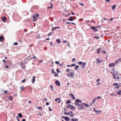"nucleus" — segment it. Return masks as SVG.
<instances>
[{"instance_id":"39","label":"nucleus","mask_w":121,"mask_h":121,"mask_svg":"<svg viewBox=\"0 0 121 121\" xmlns=\"http://www.w3.org/2000/svg\"><path fill=\"white\" fill-rule=\"evenodd\" d=\"M13 44L16 45H17L18 44V43L17 42L14 43Z\"/></svg>"},{"instance_id":"15","label":"nucleus","mask_w":121,"mask_h":121,"mask_svg":"<svg viewBox=\"0 0 121 121\" xmlns=\"http://www.w3.org/2000/svg\"><path fill=\"white\" fill-rule=\"evenodd\" d=\"M101 49L100 48H99L98 49L97 52V54H99L101 52Z\"/></svg>"},{"instance_id":"61","label":"nucleus","mask_w":121,"mask_h":121,"mask_svg":"<svg viewBox=\"0 0 121 121\" xmlns=\"http://www.w3.org/2000/svg\"><path fill=\"white\" fill-rule=\"evenodd\" d=\"M79 4L81 5L82 6H83L84 5V4L81 3H80Z\"/></svg>"},{"instance_id":"27","label":"nucleus","mask_w":121,"mask_h":121,"mask_svg":"<svg viewBox=\"0 0 121 121\" xmlns=\"http://www.w3.org/2000/svg\"><path fill=\"white\" fill-rule=\"evenodd\" d=\"M18 115L19 116V117H22V115L21 113H18Z\"/></svg>"},{"instance_id":"37","label":"nucleus","mask_w":121,"mask_h":121,"mask_svg":"<svg viewBox=\"0 0 121 121\" xmlns=\"http://www.w3.org/2000/svg\"><path fill=\"white\" fill-rule=\"evenodd\" d=\"M75 64H72L71 65V67H73V66H75Z\"/></svg>"},{"instance_id":"19","label":"nucleus","mask_w":121,"mask_h":121,"mask_svg":"<svg viewBox=\"0 0 121 121\" xmlns=\"http://www.w3.org/2000/svg\"><path fill=\"white\" fill-rule=\"evenodd\" d=\"M116 92H117L118 94L119 95H120L121 93V91L119 90L118 91H116Z\"/></svg>"},{"instance_id":"62","label":"nucleus","mask_w":121,"mask_h":121,"mask_svg":"<svg viewBox=\"0 0 121 121\" xmlns=\"http://www.w3.org/2000/svg\"><path fill=\"white\" fill-rule=\"evenodd\" d=\"M110 0H106V1L107 2H109Z\"/></svg>"},{"instance_id":"50","label":"nucleus","mask_w":121,"mask_h":121,"mask_svg":"<svg viewBox=\"0 0 121 121\" xmlns=\"http://www.w3.org/2000/svg\"><path fill=\"white\" fill-rule=\"evenodd\" d=\"M25 79H24L23 80H22L21 81V82H25Z\"/></svg>"},{"instance_id":"5","label":"nucleus","mask_w":121,"mask_h":121,"mask_svg":"<svg viewBox=\"0 0 121 121\" xmlns=\"http://www.w3.org/2000/svg\"><path fill=\"white\" fill-rule=\"evenodd\" d=\"M67 75L68 77L72 78L74 77V73L73 72H71L70 73L67 74Z\"/></svg>"},{"instance_id":"21","label":"nucleus","mask_w":121,"mask_h":121,"mask_svg":"<svg viewBox=\"0 0 121 121\" xmlns=\"http://www.w3.org/2000/svg\"><path fill=\"white\" fill-rule=\"evenodd\" d=\"M56 42L58 44H59L61 43V41L60 39H57L56 40Z\"/></svg>"},{"instance_id":"47","label":"nucleus","mask_w":121,"mask_h":121,"mask_svg":"<svg viewBox=\"0 0 121 121\" xmlns=\"http://www.w3.org/2000/svg\"><path fill=\"white\" fill-rule=\"evenodd\" d=\"M20 88H21V90H22L23 89H24V88H23V86H21L20 87Z\"/></svg>"},{"instance_id":"28","label":"nucleus","mask_w":121,"mask_h":121,"mask_svg":"<svg viewBox=\"0 0 121 121\" xmlns=\"http://www.w3.org/2000/svg\"><path fill=\"white\" fill-rule=\"evenodd\" d=\"M55 73V77H57V76H58V74L56 73L55 72H54V71H53V73Z\"/></svg>"},{"instance_id":"4","label":"nucleus","mask_w":121,"mask_h":121,"mask_svg":"<svg viewBox=\"0 0 121 121\" xmlns=\"http://www.w3.org/2000/svg\"><path fill=\"white\" fill-rule=\"evenodd\" d=\"M68 108H69L72 110H73L75 109L74 107L71 105L70 104H69L67 106Z\"/></svg>"},{"instance_id":"8","label":"nucleus","mask_w":121,"mask_h":121,"mask_svg":"<svg viewBox=\"0 0 121 121\" xmlns=\"http://www.w3.org/2000/svg\"><path fill=\"white\" fill-rule=\"evenodd\" d=\"M83 104L84 105L85 107H88L90 106H91V105L92 104L91 103L90 105H89L88 104H86L85 103H83Z\"/></svg>"},{"instance_id":"25","label":"nucleus","mask_w":121,"mask_h":121,"mask_svg":"<svg viewBox=\"0 0 121 121\" xmlns=\"http://www.w3.org/2000/svg\"><path fill=\"white\" fill-rule=\"evenodd\" d=\"M8 99L9 100L12 101L13 100V97L12 96H10L9 97Z\"/></svg>"},{"instance_id":"44","label":"nucleus","mask_w":121,"mask_h":121,"mask_svg":"<svg viewBox=\"0 0 121 121\" xmlns=\"http://www.w3.org/2000/svg\"><path fill=\"white\" fill-rule=\"evenodd\" d=\"M119 87V86L118 85V86H117L116 87H115V88H117V89H118Z\"/></svg>"},{"instance_id":"22","label":"nucleus","mask_w":121,"mask_h":121,"mask_svg":"<svg viewBox=\"0 0 121 121\" xmlns=\"http://www.w3.org/2000/svg\"><path fill=\"white\" fill-rule=\"evenodd\" d=\"M116 7V6L115 5H113V6H111L112 9L113 10L115 9V7Z\"/></svg>"},{"instance_id":"1","label":"nucleus","mask_w":121,"mask_h":121,"mask_svg":"<svg viewBox=\"0 0 121 121\" xmlns=\"http://www.w3.org/2000/svg\"><path fill=\"white\" fill-rule=\"evenodd\" d=\"M82 101L80 99H77L75 103V104L77 106L79 107V108L81 109L84 108V105L83 104H81Z\"/></svg>"},{"instance_id":"6","label":"nucleus","mask_w":121,"mask_h":121,"mask_svg":"<svg viewBox=\"0 0 121 121\" xmlns=\"http://www.w3.org/2000/svg\"><path fill=\"white\" fill-rule=\"evenodd\" d=\"M55 83L57 86H60V83L59 81L56 80L55 81Z\"/></svg>"},{"instance_id":"11","label":"nucleus","mask_w":121,"mask_h":121,"mask_svg":"<svg viewBox=\"0 0 121 121\" xmlns=\"http://www.w3.org/2000/svg\"><path fill=\"white\" fill-rule=\"evenodd\" d=\"M55 101L57 102V103H59L61 101V100L60 98H57L55 99Z\"/></svg>"},{"instance_id":"26","label":"nucleus","mask_w":121,"mask_h":121,"mask_svg":"<svg viewBox=\"0 0 121 121\" xmlns=\"http://www.w3.org/2000/svg\"><path fill=\"white\" fill-rule=\"evenodd\" d=\"M97 99V97H96L95 99H94L92 101L93 102V103H95V102L96 101V100Z\"/></svg>"},{"instance_id":"41","label":"nucleus","mask_w":121,"mask_h":121,"mask_svg":"<svg viewBox=\"0 0 121 121\" xmlns=\"http://www.w3.org/2000/svg\"><path fill=\"white\" fill-rule=\"evenodd\" d=\"M69 95L71 97H72L73 96V94H70Z\"/></svg>"},{"instance_id":"46","label":"nucleus","mask_w":121,"mask_h":121,"mask_svg":"<svg viewBox=\"0 0 121 121\" xmlns=\"http://www.w3.org/2000/svg\"><path fill=\"white\" fill-rule=\"evenodd\" d=\"M114 95V94L112 93H111V94H110V95L112 96H113Z\"/></svg>"},{"instance_id":"16","label":"nucleus","mask_w":121,"mask_h":121,"mask_svg":"<svg viewBox=\"0 0 121 121\" xmlns=\"http://www.w3.org/2000/svg\"><path fill=\"white\" fill-rule=\"evenodd\" d=\"M64 119L66 121H69V117H64Z\"/></svg>"},{"instance_id":"9","label":"nucleus","mask_w":121,"mask_h":121,"mask_svg":"<svg viewBox=\"0 0 121 121\" xmlns=\"http://www.w3.org/2000/svg\"><path fill=\"white\" fill-rule=\"evenodd\" d=\"M116 64H117L119 62H121V58H119L117 59L115 61Z\"/></svg>"},{"instance_id":"53","label":"nucleus","mask_w":121,"mask_h":121,"mask_svg":"<svg viewBox=\"0 0 121 121\" xmlns=\"http://www.w3.org/2000/svg\"><path fill=\"white\" fill-rule=\"evenodd\" d=\"M96 84L97 85H100L101 84V83H97Z\"/></svg>"},{"instance_id":"29","label":"nucleus","mask_w":121,"mask_h":121,"mask_svg":"<svg viewBox=\"0 0 121 121\" xmlns=\"http://www.w3.org/2000/svg\"><path fill=\"white\" fill-rule=\"evenodd\" d=\"M51 6H50V7H48V8H51V9H52V3H51Z\"/></svg>"},{"instance_id":"7","label":"nucleus","mask_w":121,"mask_h":121,"mask_svg":"<svg viewBox=\"0 0 121 121\" xmlns=\"http://www.w3.org/2000/svg\"><path fill=\"white\" fill-rule=\"evenodd\" d=\"M116 63L115 62L113 63H110L109 65V67H112L113 66H115Z\"/></svg>"},{"instance_id":"36","label":"nucleus","mask_w":121,"mask_h":121,"mask_svg":"<svg viewBox=\"0 0 121 121\" xmlns=\"http://www.w3.org/2000/svg\"><path fill=\"white\" fill-rule=\"evenodd\" d=\"M102 53L104 54H105L106 53V52L104 50H103L102 51Z\"/></svg>"},{"instance_id":"31","label":"nucleus","mask_w":121,"mask_h":121,"mask_svg":"<svg viewBox=\"0 0 121 121\" xmlns=\"http://www.w3.org/2000/svg\"><path fill=\"white\" fill-rule=\"evenodd\" d=\"M94 111H95V112H100V111H99L97 110H95V108H94Z\"/></svg>"},{"instance_id":"10","label":"nucleus","mask_w":121,"mask_h":121,"mask_svg":"<svg viewBox=\"0 0 121 121\" xmlns=\"http://www.w3.org/2000/svg\"><path fill=\"white\" fill-rule=\"evenodd\" d=\"M20 65L21 66L22 68V69H24L26 68V66L23 63H20Z\"/></svg>"},{"instance_id":"40","label":"nucleus","mask_w":121,"mask_h":121,"mask_svg":"<svg viewBox=\"0 0 121 121\" xmlns=\"http://www.w3.org/2000/svg\"><path fill=\"white\" fill-rule=\"evenodd\" d=\"M74 116V114L73 113L70 115V117H72Z\"/></svg>"},{"instance_id":"20","label":"nucleus","mask_w":121,"mask_h":121,"mask_svg":"<svg viewBox=\"0 0 121 121\" xmlns=\"http://www.w3.org/2000/svg\"><path fill=\"white\" fill-rule=\"evenodd\" d=\"M4 37L3 36H1L0 37V41H2L3 40Z\"/></svg>"},{"instance_id":"64","label":"nucleus","mask_w":121,"mask_h":121,"mask_svg":"<svg viewBox=\"0 0 121 121\" xmlns=\"http://www.w3.org/2000/svg\"><path fill=\"white\" fill-rule=\"evenodd\" d=\"M5 67H6V68H9V66H7V65H6L5 66Z\"/></svg>"},{"instance_id":"52","label":"nucleus","mask_w":121,"mask_h":121,"mask_svg":"<svg viewBox=\"0 0 121 121\" xmlns=\"http://www.w3.org/2000/svg\"><path fill=\"white\" fill-rule=\"evenodd\" d=\"M63 43H65L67 42V41L66 40H64L63 41Z\"/></svg>"},{"instance_id":"43","label":"nucleus","mask_w":121,"mask_h":121,"mask_svg":"<svg viewBox=\"0 0 121 121\" xmlns=\"http://www.w3.org/2000/svg\"><path fill=\"white\" fill-rule=\"evenodd\" d=\"M70 103V100H68L67 101V103L68 104H69Z\"/></svg>"},{"instance_id":"12","label":"nucleus","mask_w":121,"mask_h":121,"mask_svg":"<svg viewBox=\"0 0 121 121\" xmlns=\"http://www.w3.org/2000/svg\"><path fill=\"white\" fill-rule=\"evenodd\" d=\"M1 19L3 22H5L6 21V18L5 17H2Z\"/></svg>"},{"instance_id":"18","label":"nucleus","mask_w":121,"mask_h":121,"mask_svg":"<svg viewBox=\"0 0 121 121\" xmlns=\"http://www.w3.org/2000/svg\"><path fill=\"white\" fill-rule=\"evenodd\" d=\"M96 61V63L97 64H99L101 62V60L98 59H97Z\"/></svg>"},{"instance_id":"17","label":"nucleus","mask_w":121,"mask_h":121,"mask_svg":"<svg viewBox=\"0 0 121 121\" xmlns=\"http://www.w3.org/2000/svg\"><path fill=\"white\" fill-rule=\"evenodd\" d=\"M36 77L35 76H34L33 77V78L32 79V83H34L35 82V78Z\"/></svg>"},{"instance_id":"45","label":"nucleus","mask_w":121,"mask_h":121,"mask_svg":"<svg viewBox=\"0 0 121 121\" xmlns=\"http://www.w3.org/2000/svg\"><path fill=\"white\" fill-rule=\"evenodd\" d=\"M55 63L56 64H59V62L58 61H56L55 62Z\"/></svg>"},{"instance_id":"54","label":"nucleus","mask_w":121,"mask_h":121,"mask_svg":"<svg viewBox=\"0 0 121 121\" xmlns=\"http://www.w3.org/2000/svg\"><path fill=\"white\" fill-rule=\"evenodd\" d=\"M38 109L40 110H42V107H39L38 108Z\"/></svg>"},{"instance_id":"59","label":"nucleus","mask_w":121,"mask_h":121,"mask_svg":"<svg viewBox=\"0 0 121 121\" xmlns=\"http://www.w3.org/2000/svg\"><path fill=\"white\" fill-rule=\"evenodd\" d=\"M36 57L35 56H33V57L32 58V59H35L36 58Z\"/></svg>"},{"instance_id":"57","label":"nucleus","mask_w":121,"mask_h":121,"mask_svg":"<svg viewBox=\"0 0 121 121\" xmlns=\"http://www.w3.org/2000/svg\"><path fill=\"white\" fill-rule=\"evenodd\" d=\"M69 69H67L66 70V72H68L69 71Z\"/></svg>"},{"instance_id":"56","label":"nucleus","mask_w":121,"mask_h":121,"mask_svg":"<svg viewBox=\"0 0 121 121\" xmlns=\"http://www.w3.org/2000/svg\"><path fill=\"white\" fill-rule=\"evenodd\" d=\"M100 79H98L96 81V82H99V81H100Z\"/></svg>"},{"instance_id":"32","label":"nucleus","mask_w":121,"mask_h":121,"mask_svg":"<svg viewBox=\"0 0 121 121\" xmlns=\"http://www.w3.org/2000/svg\"><path fill=\"white\" fill-rule=\"evenodd\" d=\"M8 90L5 91H4V93L5 94H7L8 93Z\"/></svg>"},{"instance_id":"34","label":"nucleus","mask_w":121,"mask_h":121,"mask_svg":"<svg viewBox=\"0 0 121 121\" xmlns=\"http://www.w3.org/2000/svg\"><path fill=\"white\" fill-rule=\"evenodd\" d=\"M60 27H56L53 28V30L55 29H59V28Z\"/></svg>"},{"instance_id":"38","label":"nucleus","mask_w":121,"mask_h":121,"mask_svg":"<svg viewBox=\"0 0 121 121\" xmlns=\"http://www.w3.org/2000/svg\"><path fill=\"white\" fill-rule=\"evenodd\" d=\"M56 70L57 72H58V73H59L60 72V70H59V69H57Z\"/></svg>"},{"instance_id":"60","label":"nucleus","mask_w":121,"mask_h":121,"mask_svg":"<svg viewBox=\"0 0 121 121\" xmlns=\"http://www.w3.org/2000/svg\"><path fill=\"white\" fill-rule=\"evenodd\" d=\"M24 31L25 32H26L27 31V29H24Z\"/></svg>"},{"instance_id":"42","label":"nucleus","mask_w":121,"mask_h":121,"mask_svg":"<svg viewBox=\"0 0 121 121\" xmlns=\"http://www.w3.org/2000/svg\"><path fill=\"white\" fill-rule=\"evenodd\" d=\"M73 113V112L72 111L69 112V115H70L71 114H72Z\"/></svg>"},{"instance_id":"23","label":"nucleus","mask_w":121,"mask_h":121,"mask_svg":"<svg viewBox=\"0 0 121 121\" xmlns=\"http://www.w3.org/2000/svg\"><path fill=\"white\" fill-rule=\"evenodd\" d=\"M69 20L70 21H73V18L72 17H70L69 19Z\"/></svg>"},{"instance_id":"48","label":"nucleus","mask_w":121,"mask_h":121,"mask_svg":"<svg viewBox=\"0 0 121 121\" xmlns=\"http://www.w3.org/2000/svg\"><path fill=\"white\" fill-rule=\"evenodd\" d=\"M49 104V103L48 102H47L46 103V105H48Z\"/></svg>"},{"instance_id":"51","label":"nucleus","mask_w":121,"mask_h":121,"mask_svg":"<svg viewBox=\"0 0 121 121\" xmlns=\"http://www.w3.org/2000/svg\"><path fill=\"white\" fill-rule=\"evenodd\" d=\"M44 100L45 101V102L48 100V99L46 98H45L44 99Z\"/></svg>"},{"instance_id":"49","label":"nucleus","mask_w":121,"mask_h":121,"mask_svg":"<svg viewBox=\"0 0 121 121\" xmlns=\"http://www.w3.org/2000/svg\"><path fill=\"white\" fill-rule=\"evenodd\" d=\"M67 45L68 46V47H70V43H68L67 44Z\"/></svg>"},{"instance_id":"13","label":"nucleus","mask_w":121,"mask_h":121,"mask_svg":"<svg viewBox=\"0 0 121 121\" xmlns=\"http://www.w3.org/2000/svg\"><path fill=\"white\" fill-rule=\"evenodd\" d=\"M91 28L93 30L95 31H97V29H96V27H95V26L91 27Z\"/></svg>"},{"instance_id":"2","label":"nucleus","mask_w":121,"mask_h":121,"mask_svg":"<svg viewBox=\"0 0 121 121\" xmlns=\"http://www.w3.org/2000/svg\"><path fill=\"white\" fill-rule=\"evenodd\" d=\"M112 71L111 72V73L113 74V78L114 79H118L121 78V74L117 73L116 72V73L115 74L114 72L115 71V69H112Z\"/></svg>"},{"instance_id":"63","label":"nucleus","mask_w":121,"mask_h":121,"mask_svg":"<svg viewBox=\"0 0 121 121\" xmlns=\"http://www.w3.org/2000/svg\"><path fill=\"white\" fill-rule=\"evenodd\" d=\"M50 87L52 89V88H53L52 86V85H50Z\"/></svg>"},{"instance_id":"3","label":"nucleus","mask_w":121,"mask_h":121,"mask_svg":"<svg viewBox=\"0 0 121 121\" xmlns=\"http://www.w3.org/2000/svg\"><path fill=\"white\" fill-rule=\"evenodd\" d=\"M79 65H82V69H83V68H85V66L86 65V63L85 62L82 63L81 61H80L78 63Z\"/></svg>"},{"instance_id":"24","label":"nucleus","mask_w":121,"mask_h":121,"mask_svg":"<svg viewBox=\"0 0 121 121\" xmlns=\"http://www.w3.org/2000/svg\"><path fill=\"white\" fill-rule=\"evenodd\" d=\"M75 69L76 70H77L79 68V66L78 65H75Z\"/></svg>"},{"instance_id":"55","label":"nucleus","mask_w":121,"mask_h":121,"mask_svg":"<svg viewBox=\"0 0 121 121\" xmlns=\"http://www.w3.org/2000/svg\"><path fill=\"white\" fill-rule=\"evenodd\" d=\"M97 97V98L98 99H99L100 98V97L99 96H98Z\"/></svg>"},{"instance_id":"33","label":"nucleus","mask_w":121,"mask_h":121,"mask_svg":"<svg viewBox=\"0 0 121 121\" xmlns=\"http://www.w3.org/2000/svg\"><path fill=\"white\" fill-rule=\"evenodd\" d=\"M113 85L116 86H117L118 85V84L117 83H114L113 84Z\"/></svg>"},{"instance_id":"35","label":"nucleus","mask_w":121,"mask_h":121,"mask_svg":"<svg viewBox=\"0 0 121 121\" xmlns=\"http://www.w3.org/2000/svg\"><path fill=\"white\" fill-rule=\"evenodd\" d=\"M65 114L67 115H69V112H65L64 113Z\"/></svg>"},{"instance_id":"58","label":"nucleus","mask_w":121,"mask_h":121,"mask_svg":"<svg viewBox=\"0 0 121 121\" xmlns=\"http://www.w3.org/2000/svg\"><path fill=\"white\" fill-rule=\"evenodd\" d=\"M36 17H38L39 16V15L38 14L36 13Z\"/></svg>"},{"instance_id":"14","label":"nucleus","mask_w":121,"mask_h":121,"mask_svg":"<svg viewBox=\"0 0 121 121\" xmlns=\"http://www.w3.org/2000/svg\"><path fill=\"white\" fill-rule=\"evenodd\" d=\"M33 22L36 21L37 19V17L35 16H34L33 17Z\"/></svg>"},{"instance_id":"30","label":"nucleus","mask_w":121,"mask_h":121,"mask_svg":"<svg viewBox=\"0 0 121 121\" xmlns=\"http://www.w3.org/2000/svg\"><path fill=\"white\" fill-rule=\"evenodd\" d=\"M72 121H78V119L76 118V119H74L73 118L72 119Z\"/></svg>"}]
</instances>
